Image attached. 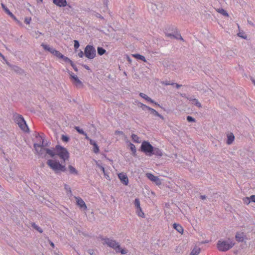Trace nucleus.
<instances>
[{
  "label": "nucleus",
  "mask_w": 255,
  "mask_h": 255,
  "mask_svg": "<svg viewBox=\"0 0 255 255\" xmlns=\"http://www.w3.org/2000/svg\"><path fill=\"white\" fill-rule=\"evenodd\" d=\"M46 154L53 158L48 159L46 164L55 174H59L67 171L65 162L69 160L70 153L66 148L57 144L55 147L46 149Z\"/></svg>",
  "instance_id": "f257e3e1"
},
{
  "label": "nucleus",
  "mask_w": 255,
  "mask_h": 255,
  "mask_svg": "<svg viewBox=\"0 0 255 255\" xmlns=\"http://www.w3.org/2000/svg\"><path fill=\"white\" fill-rule=\"evenodd\" d=\"M139 150L148 156L155 155L157 157H160L163 155L161 150L152 145L148 140H143L141 142Z\"/></svg>",
  "instance_id": "f03ea898"
},
{
  "label": "nucleus",
  "mask_w": 255,
  "mask_h": 255,
  "mask_svg": "<svg viewBox=\"0 0 255 255\" xmlns=\"http://www.w3.org/2000/svg\"><path fill=\"white\" fill-rule=\"evenodd\" d=\"M14 122L18 125L19 128L25 132H29V128L23 117L19 114H15L13 115Z\"/></svg>",
  "instance_id": "7ed1b4c3"
},
{
  "label": "nucleus",
  "mask_w": 255,
  "mask_h": 255,
  "mask_svg": "<svg viewBox=\"0 0 255 255\" xmlns=\"http://www.w3.org/2000/svg\"><path fill=\"white\" fill-rule=\"evenodd\" d=\"M235 242L232 241L230 239L228 240H219L217 244V247L219 251L221 252H226L235 245Z\"/></svg>",
  "instance_id": "20e7f679"
},
{
  "label": "nucleus",
  "mask_w": 255,
  "mask_h": 255,
  "mask_svg": "<svg viewBox=\"0 0 255 255\" xmlns=\"http://www.w3.org/2000/svg\"><path fill=\"white\" fill-rule=\"evenodd\" d=\"M85 56L89 59H94L96 55V51L93 45L88 44L85 48Z\"/></svg>",
  "instance_id": "39448f33"
},
{
  "label": "nucleus",
  "mask_w": 255,
  "mask_h": 255,
  "mask_svg": "<svg viewBox=\"0 0 255 255\" xmlns=\"http://www.w3.org/2000/svg\"><path fill=\"white\" fill-rule=\"evenodd\" d=\"M68 73L70 75V79L73 85L78 88H83L84 85L83 83L79 80L77 75L70 71H68Z\"/></svg>",
  "instance_id": "423d86ee"
},
{
  "label": "nucleus",
  "mask_w": 255,
  "mask_h": 255,
  "mask_svg": "<svg viewBox=\"0 0 255 255\" xmlns=\"http://www.w3.org/2000/svg\"><path fill=\"white\" fill-rule=\"evenodd\" d=\"M151 9L157 15L162 14L164 10L163 5L162 3L157 2L156 3H151L150 5Z\"/></svg>",
  "instance_id": "0eeeda50"
},
{
  "label": "nucleus",
  "mask_w": 255,
  "mask_h": 255,
  "mask_svg": "<svg viewBox=\"0 0 255 255\" xmlns=\"http://www.w3.org/2000/svg\"><path fill=\"white\" fill-rule=\"evenodd\" d=\"M35 137L36 138H40V141L39 143H34L33 144L34 148H36V147H43L46 148L45 147L49 146V142H47L46 143H44V137L40 135L38 133L35 132Z\"/></svg>",
  "instance_id": "6e6552de"
},
{
  "label": "nucleus",
  "mask_w": 255,
  "mask_h": 255,
  "mask_svg": "<svg viewBox=\"0 0 255 255\" xmlns=\"http://www.w3.org/2000/svg\"><path fill=\"white\" fill-rule=\"evenodd\" d=\"M1 5L2 9L8 15H9L14 21H15L17 24L19 25L21 24V22L16 18L14 15L9 10V9L4 4L1 3Z\"/></svg>",
  "instance_id": "1a4fd4ad"
},
{
  "label": "nucleus",
  "mask_w": 255,
  "mask_h": 255,
  "mask_svg": "<svg viewBox=\"0 0 255 255\" xmlns=\"http://www.w3.org/2000/svg\"><path fill=\"white\" fill-rule=\"evenodd\" d=\"M6 65L12 70H13L16 74L20 75H23L25 74V72L23 69H21L17 65L11 64L7 61L5 62Z\"/></svg>",
  "instance_id": "9d476101"
},
{
  "label": "nucleus",
  "mask_w": 255,
  "mask_h": 255,
  "mask_svg": "<svg viewBox=\"0 0 255 255\" xmlns=\"http://www.w3.org/2000/svg\"><path fill=\"white\" fill-rule=\"evenodd\" d=\"M146 177L151 181L154 182L156 185L159 186L161 185V180L158 178V176L154 175L152 173H147Z\"/></svg>",
  "instance_id": "9b49d317"
},
{
  "label": "nucleus",
  "mask_w": 255,
  "mask_h": 255,
  "mask_svg": "<svg viewBox=\"0 0 255 255\" xmlns=\"http://www.w3.org/2000/svg\"><path fill=\"white\" fill-rule=\"evenodd\" d=\"M235 239L238 242H245L246 245V240H248L247 235L244 232H237L235 235Z\"/></svg>",
  "instance_id": "f8f14e48"
},
{
  "label": "nucleus",
  "mask_w": 255,
  "mask_h": 255,
  "mask_svg": "<svg viewBox=\"0 0 255 255\" xmlns=\"http://www.w3.org/2000/svg\"><path fill=\"white\" fill-rule=\"evenodd\" d=\"M119 179L120 180L121 183H122L125 185H128L129 181L128 178V177L126 173L124 172H121L118 174V175Z\"/></svg>",
  "instance_id": "ddd939ff"
},
{
  "label": "nucleus",
  "mask_w": 255,
  "mask_h": 255,
  "mask_svg": "<svg viewBox=\"0 0 255 255\" xmlns=\"http://www.w3.org/2000/svg\"><path fill=\"white\" fill-rule=\"evenodd\" d=\"M102 240L105 241V244L107 245L108 246L114 249L118 244V243L115 240H111L110 239L108 238H103Z\"/></svg>",
  "instance_id": "4468645a"
},
{
  "label": "nucleus",
  "mask_w": 255,
  "mask_h": 255,
  "mask_svg": "<svg viewBox=\"0 0 255 255\" xmlns=\"http://www.w3.org/2000/svg\"><path fill=\"white\" fill-rule=\"evenodd\" d=\"M77 205L81 209L86 210L87 206L83 200L80 197H75Z\"/></svg>",
  "instance_id": "2eb2a0df"
},
{
  "label": "nucleus",
  "mask_w": 255,
  "mask_h": 255,
  "mask_svg": "<svg viewBox=\"0 0 255 255\" xmlns=\"http://www.w3.org/2000/svg\"><path fill=\"white\" fill-rule=\"evenodd\" d=\"M53 3L59 7H65L67 5L66 0H52Z\"/></svg>",
  "instance_id": "dca6fc26"
},
{
  "label": "nucleus",
  "mask_w": 255,
  "mask_h": 255,
  "mask_svg": "<svg viewBox=\"0 0 255 255\" xmlns=\"http://www.w3.org/2000/svg\"><path fill=\"white\" fill-rule=\"evenodd\" d=\"M65 7H66L63 9L64 13H68L70 15H73L75 13V12L74 11V8L69 3H67V5H66Z\"/></svg>",
  "instance_id": "f3484780"
},
{
  "label": "nucleus",
  "mask_w": 255,
  "mask_h": 255,
  "mask_svg": "<svg viewBox=\"0 0 255 255\" xmlns=\"http://www.w3.org/2000/svg\"><path fill=\"white\" fill-rule=\"evenodd\" d=\"M127 142H128V146L131 151V155L135 157H137L136 149L135 146L128 140Z\"/></svg>",
  "instance_id": "a211bd4d"
},
{
  "label": "nucleus",
  "mask_w": 255,
  "mask_h": 255,
  "mask_svg": "<svg viewBox=\"0 0 255 255\" xmlns=\"http://www.w3.org/2000/svg\"><path fill=\"white\" fill-rule=\"evenodd\" d=\"M37 147H36V148H34V149L35 150V153L37 154L39 156H42L44 151L46 152V149H49V148L40 147V149L39 150ZM46 155L47 154L45 153L43 157L46 158Z\"/></svg>",
  "instance_id": "6ab92c4d"
},
{
  "label": "nucleus",
  "mask_w": 255,
  "mask_h": 255,
  "mask_svg": "<svg viewBox=\"0 0 255 255\" xmlns=\"http://www.w3.org/2000/svg\"><path fill=\"white\" fill-rule=\"evenodd\" d=\"M90 144L93 146V152L95 153H98L100 151V149L96 141L93 139H90Z\"/></svg>",
  "instance_id": "aec40b11"
},
{
  "label": "nucleus",
  "mask_w": 255,
  "mask_h": 255,
  "mask_svg": "<svg viewBox=\"0 0 255 255\" xmlns=\"http://www.w3.org/2000/svg\"><path fill=\"white\" fill-rule=\"evenodd\" d=\"M177 30V29L176 27L173 26V25H167L165 28V34L166 35L167 33H174Z\"/></svg>",
  "instance_id": "412c9836"
},
{
  "label": "nucleus",
  "mask_w": 255,
  "mask_h": 255,
  "mask_svg": "<svg viewBox=\"0 0 255 255\" xmlns=\"http://www.w3.org/2000/svg\"><path fill=\"white\" fill-rule=\"evenodd\" d=\"M150 112V114L154 116H157L160 118L162 120H164V118L161 115H160L158 112H157L155 110L150 107L148 108V110Z\"/></svg>",
  "instance_id": "4be33fe9"
},
{
  "label": "nucleus",
  "mask_w": 255,
  "mask_h": 255,
  "mask_svg": "<svg viewBox=\"0 0 255 255\" xmlns=\"http://www.w3.org/2000/svg\"><path fill=\"white\" fill-rule=\"evenodd\" d=\"M180 35H181L180 33H179L177 30L174 33L168 32L166 34V36L167 37H169L171 39H178L179 38V37Z\"/></svg>",
  "instance_id": "5701e85b"
},
{
  "label": "nucleus",
  "mask_w": 255,
  "mask_h": 255,
  "mask_svg": "<svg viewBox=\"0 0 255 255\" xmlns=\"http://www.w3.org/2000/svg\"><path fill=\"white\" fill-rule=\"evenodd\" d=\"M173 228L179 233L183 234L184 231L183 228L179 224L176 223H174L173 224Z\"/></svg>",
  "instance_id": "b1692460"
},
{
  "label": "nucleus",
  "mask_w": 255,
  "mask_h": 255,
  "mask_svg": "<svg viewBox=\"0 0 255 255\" xmlns=\"http://www.w3.org/2000/svg\"><path fill=\"white\" fill-rule=\"evenodd\" d=\"M132 56L133 57L135 58L136 59L138 60H141L144 62H146L145 57L144 56L141 55L138 53L133 54H132Z\"/></svg>",
  "instance_id": "393cba45"
},
{
  "label": "nucleus",
  "mask_w": 255,
  "mask_h": 255,
  "mask_svg": "<svg viewBox=\"0 0 255 255\" xmlns=\"http://www.w3.org/2000/svg\"><path fill=\"white\" fill-rule=\"evenodd\" d=\"M235 136L233 133H231L227 135V139L226 141V143L230 145L234 141Z\"/></svg>",
  "instance_id": "a878e982"
},
{
  "label": "nucleus",
  "mask_w": 255,
  "mask_h": 255,
  "mask_svg": "<svg viewBox=\"0 0 255 255\" xmlns=\"http://www.w3.org/2000/svg\"><path fill=\"white\" fill-rule=\"evenodd\" d=\"M41 46L45 51H47L51 54L53 53L54 50L55 49V48H54L53 47H50L49 46V45L45 44L44 43H42L41 44Z\"/></svg>",
  "instance_id": "bb28decb"
},
{
  "label": "nucleus",
  "mask_w": 255,
  "mask_h": 255,
  "mask_svg": "<svg viewBox=\"0 0 255 255\" xmlns=\"http://www.w3.org/2000/svg\"><path fill=\"white\" fill-rule=\"evenodd\" d=\"M244 201L248 204L251 202L255 203V195H252L249 197H246Z\"/></svg>",
  "instance_id": "cd10ccee"
},
{
  "label": "nucleus",
  "mask_w": 255,
  "mask_h": 255,
  "mask_svg": "<svg viewBox=\"0 0 255 255\" xmlns=\"http://www.w3.org/2000/svg\"><path fill=\"white\" fill-rule=\"evenodd\" d=\"M69 172L70 174L77 175L78 174V170L72 165H69L68 166Z\"/></svg>",
  "instance_id": "c85d7f7f"
},
{
  "label": "nucleus",
  "mask_w": 255,
  "mask_h": 255,
  "mask_svg": "<svg viewBox=\"0 0 255 255\" xmlns=\"http://www.w3.org/2000/svg\"><path fill=\"white\" fill-rule=\"evenodd\" d=\"M140 97L145 99L147 102H149L150 103H154V100H152L151 98H150L149 97L145 95V94L143 93H140L139 94Z\"/></svg>",
  "instance_id": "c756f323"
},
{
  "label": "nucleus",
  "mask_w": 255,
  "mask_h": 255,
  "mask_svg": "<svg viewBox=\"0 0 255 255\" xmlns=\"http://www.w3.org/2000/svg\"><path fill=\"white\" fill-rule=\"evenodd\" d=\"M131 138L133 142L135 143H139L141 142V140L140 139L139 137H138L136 134L132 133L131 135Z\"/></svg>",
  "instance_id": "7c9ffc66"
},
{
  "label": "nucleus",
  "mask_w": 255,
  "mask_h": 255,
  "mask_svg": "<svg viewBox=\"0 0 255 255\" xmlns=\"http://www.w3.org/2000/svg\"><path fill=\"white\" fill-rule=\"evenodd\" d=\"M136 213L139 217H140L142 218H145L144 213L142 211L141 207H140L139 208H136Z\"/></svg>",
  "instance_id": "2f4dec72"
},
{
  "label": "nucleus",
  "mask_w": 255,
  "mask_h": 255,
  "mask_svg": "<svg viewBox=\"0 0 255 255\" xmlns=\"http://www.w3.org/2000/svg\"><path fill=\"white\" fill-rule=\"evenodd\" d=\"M201 252V249L197 246H195L193 250L190 253L191 255H198Z\"/></svg>",
  "instance_id": "473e14b6"
},
{
  "label": "nucleus",
  "mask_w": 255,
  "mask_h": 255,
  "mask_svg": "<svg viewBox=\"0 0 255 255\" xmlns=\"http://www.w3.org/2000/svg\"><path fill=\"white\" fill-rule=\"evenodd\" d=\"M97 53L99 55L102 56L106 53V50L102 47L99 46L97 47Z\"/></svg>",
  "instance_id": "72a5a7b5"
},
{
  "label": "nucleus",
  "mask_w": 255,
  "mask_h": 255,
  "mask_svg": "<svg viewBox=\"0 0 255 255\" xmlns=\"http://www.w3.org/2000/svg\"><path fill=\"white\" fill-rule=\"evenodd\" d=\"M31 227L40 233H42L43 232V230L35 223H32L31 224Z\"/></svg>",
  "instance_id": "f704fd0d"
},
{
  "label": "nucleus",
  "mask_w": 255,
  "mask_h": 255,
  "mask_svg": "<svg viewBox=\"0 0 255 255\" xmlns=\"http://www.w3.org/2000/svg\"><path fill=\"white\" fill-rule=\"evenodd\" d=\"M60 59L63 60L65 63H69L71 64L72 63V61L70 60L68 57L64 56V55H62L61 57L60 58Z\"/></svg>",
  "instance_id": "c9c22d12"
},
{
  "label": "nucleus",
  "mask_w": 255,
  "mask_h": 255,
  "mask_svg": "<svg viewBox=\"0 0 255 255\" xmlns=\"http://www.w3.org/2000/svg\"><path fill=\"white\" fill-rule=\"evenodd\" d=\"M75 129L79 134L86 135V132L82 129L81 128L79 127L76 126L75 127Z\"/></svg>",
  "instance_id": "e433bc0d"
},
{
  "label": "nucleus",
  "mask_w": 255,
  "mask_h": 255,
  "mask_svg": "<svg viewBox=\"0 0 255 255\" xmlns=\"http://www.w3.org/2000/svg\"><path fill=\"white\" fill-rule=\"evenodd\" d=\"M218 12L225 16L228 17L229 16L228 12L223 8H219Z\"/></svg>",
  "instance_id": "4c0bfd02"
},
{
  "label": "nucleus",
  "mask_w": 255,
  "mask_h": 255,
  "mask_svg": "<svg viewBox=\"0 0 255 255\" xmlns=\"http://www.w3.org/2000/svg\"><path fill=\"white\" fill-rule=\"evenodd\" d=\"M101 32H102L103 33L105 34L106 35L109 36V37H112L113 39L115 38L117 34L116 33H113L111 32V33H109L107 32H105L104 30H100Z\"/></svg>",
  "instance_id": "58836bf2"
},
{
  "label": "nucleus",
  "mask_w": 255,
  "mask_h": 255,
  "mask_svg": "<svg viewBox=\"0 0 255 255\" xmlns=\"http://www.w3.org/2000/svg\"><path fill=\"white\" fill-rule=\"evenodd\" d=\"M61 139L64 142H68L70 140L69 136L65 134H62Z\"/></svg>",
  "instance_id": "ea45409f"
},
{
  "label": "nucleus",
  "mask_w": 255,
  "mask_h": 255,
  "mask_svg": "<svg viewBox=\"0 0 255 255\" xmlns=\"http://www.w3.org/2000/svg\"><path fill=\"white\" fill-rule=\"evenodd\" d=\"M190 101H192V104H194L195 106L199 108L201 107V104L197 99H193L192 100H190Z\"/></svg>",
  "instance_id": "a19ab883"
},
{
  "label": "nucleus",
  "mask_w": 255,
  "mask_h": 255,
  "mask_svg": "<svg viewBox=\"0 0 255 255\" xmlns=\"http://www.w3.org/2000/svg\"><path fill=\"white\" fill-rule=\"evenodd\" d=\"M53 55L56 56L57 58L60 59L62 54L59 51H57L55 49L54 50L53 53H52Z\"/></svg>",
  "instance_id": "79ce46f5"
},
{
  "label": "nucleus",
  "mask_w": 255,
  "mask_h": 255,
  "mask_svg": "<svg viewBox=\"0 0 255 255\" xmlns=\"http://www.w3.org/2000/svg\"><path fill=\"white\" fill-rule=\"evenodd\" d=\"M137 106H138V107L141 108L144 111L148 110V108L149 107L143 104V103H142L141 102H138V103L137 104Z\"/></svg>",
  "instance_id": "37998d69"
},
{
  "label": "nucleus",
  "mask_w": 255,
  "mask_h": 255,
  "mask_svg": "<svg viewBox=\"0 0 255 255\" xmlns=\"http://www.w3.org/2000/svg\"><path fill=\"white\" fill-rule=\"evenodd\" d=\"M186 120L189 123H194L196 122L195 119L191 116H187Z\"/></svg>",
  "instance_id": "c03bdc74"
},
{
  "label": "nucleus",
  "mask_w": 255,
  "mask_h": 255,
  "mask_svg": "<svg viewBox=\"0 0 255 255\" xmlns=\"http://www.w3.org/2000/svg\"><path fill=\"white\" fill-rule=\"evenodd\" d=\"M134 204L135 209L137 208H139L140 207V201L138 198H137L135 199V200L134 201Z\"/></svg>",
  "instance_id": "a18cd8bd"
},
{
  "label": "nucleus",
  "mask_w": 255,
  "mask_h": 255,
  "mask_svg": "<svg viewBox=\"0 0 255 255\" xmlns=\"http://www.w3.org/2000/svg\"><path fill=\"white\" fill-rule=\"evenodd\" d=\"M238 36L244 39H247V36L244 32H240L238 33Z\"/></svg>",
  "instance_id": "49530a36"
},
{
  "label": "nucleus",
  "mask_w": 255,
  "mask_h": 255,
  "mask_svg": "<svg viewBox=\"0 0 255 255\" xmlns=\"http://www.w3.org/2000/svg\"><path fill=\"white\" fill-rule=\"evenodd\" d=\"M80 46V43L78 40H74V48L75 50H77V49Z\"/></svg>",
  "instance_id": "de8ad7c7"
},
{
  "label": "nucleus",
  "mask_w": 255,
  "mask_h": 255,
  "mask_svg": "<svg viewBox=\"0 0 255 255\" xmlns=\"http://www.w3.org/2000/svg\"><path fill=\"white\" fill-rule=\"evenodd\" d=\"M64 189L67 191V192H69L70 193H72L70 187L66 184H64Z\"/></svg>",
  "instance_id": "09e8293b"
},
{
  "label": "nucleus",
  "mask_w": 255,
  "mask_h": 255,
  "mask_svg": "<svg viewBox=\"0 0 255 255\" xmlns=\"http://www.w3.org/2000/svg\"><path fill=\"white\" fill-rule=\"evenodd\" d=\"M31 20V18L30 17H26L24 19V22L27 24H29L30 23V21Z\"/></svg>",
  "instance_id": "8fccbe9b"
},
{
  "label": "nucleus",
  "mask_w": 255,
  "mask_h": 255,
  "mask_svg": "<svg viewBox=\"0 0 255 255\" xmlns=\"http://www.w3.org/2000/svg\"><path fill=\"white\" fill-rule=\"evenodd\" d=\"M121 247L120 245V244L118 243V244L116 246V247L115 248L114 250L116 252V253H120V251L121 250Z\"/></svg>",
  "instance_id": "3c124183"
},
{
  "label": "nucleus",
  "mask_w": 255,
  "mask_h": 255,
  "mask_svg": "<svg viewBox=\"0 0 255 255\" xmlns=\"http://www.w3.org/2000/svg\"><path fill=\"white\" fill-rule=\"evenodd\" d=\"M115 31V30L114 29V28L113 27H112V26H110V28L107 29L106 31L105 32L109 33H111V32Z\"/></svg>",
  "instance_id": "603ef678"
},
{
  "label": "nucleus",
  "mask_w": 255,
  "mask_h": 255,
  "mask_svg": "<svg viewBox=\"0 0 255 255\" xmlns=\"http://www.w3.org/2000/svg\"><path fill=\"white\" fill-rule=\"evenodd\" d=\"M115 134L116 135H125V133H124V132L122 131H120V130H116L115 132Z\"/></svg>",
  "instance_id": "864d4df0"
},
{
  "label": "nucleus",
  "mask_w": 255,
  "mask_h": 255,
  "mask_svg": "<svg viewBox=\"0 0 255 255\" xmlns=\"http://www.w3.org/2000/svg\"><path fill=\"white\" fill-rule=\"evenodd\" d=\"M75 72H78V69L73 62L70 64Z\"/></svg>",
  "instance_id": "5fc2aeb1"
},
{
  "label": "nucleus",
  "mask_w": 255,
  "mask_h": 255,
  "mask_svg": "<svg viewBox=\"0 0 255 255\" xmlns=\"http://www.w3.org/2000/svg\"><path fill=\"white\" fill-rule=\"evenodd\" d=\"M128 253V250L126 249H122L121 248V250L120 251V253H121L122 255L126 254Z\"/></svg>",
  "instance_id": "6e6d98bb"
},
{
  "label": "nucleus",
  "mask_w": 255,
  "mask_h": 255,
  "mask_svg": "<svg viewBox=\"0 0 255 255\" xmlns=\"http://www.w3.org/2000/svg\"><path fill=\"white\" fill-rule=\"evenodd\" d=\"M78 55L79 56V57L82 58L84 56V55H85V52H83L81 50H80Z\"/></svg>",
  "instance_id": "4d7b16f0"
},
{
  "label": "nucleus",
  "mask_w": 255,
  "mask_h": 255,
  "mask_svg": "<svg viewBox=\"0 0 255 255\" xmlns=\"http://www.w3.org/2000/svg\"><path fill=\"white\" fill-rule=\"evenodd\" d=\"M126 58H127V61L128 62V63L129 64H131V62H132V60L130 58V57L128 55H126Z\"/></svg>",
  "instance_id": "13d9d810"
},
{
  "label": "nucleus",
  "mask_w": 255,
  "mask_h": 255,
  "mask_svg": "<svg viewBox=\"0 0 255 255\" xmlns=\"http://www.w3.org/2000/svg\"><path fill=\"white\" fill-rule=\"evenodd\" d=\"M82 66L84 68H85L86 70H90V71H91L90 68L88 65H86V64H82Z\"/></svg>",
  "instance_id": "bf43d9fd"
},
{
  "label": "nucleus",
  "mask_w": 255,
  "mask_h": 255,
  "mask_svg": "<svg viewBox=\"0 0 255 255\" xmlns=\"http://www.w3.org/2000/svg\"><path fill=\"white\" fill-rule=\"evenodd\" d=\"M96 16L97 17L99 18H100L101 19H104V17L101 14H100L99 13H97L96 14Z\"/></svg>",
  "instance_id": "052dcab7"
},
{
  "label": "nucleus",
  "mask_w": 255,
  "mask_h": 255,
  "mask_svg": "<svg viewBox=\"0 0 255 255\" xmlns=\"http://www.w3.org/2000/svg\"><path fill=\"white\" fill-rule=\"evenodd\" d=\"M100 169H101V170L103 171V173H104V175H106V172L105 171V169L104 168V167H103V166L101 167Z\"/></svg>",
  "instance_id": "680f3d73"
},
{
  "label": "nucleus",
  "mask_w": 255,
  "mask_h": 255,
  "mask_svg": "<svg viewBox=\"0 0 255 255\" xmlns=\"http://www.w3.org/2000/svg\"><path fill=\"white\" fill-rule=\"evenodd\" d=\"M0 57H1L2 59L5 61V62L7 61V60L6 59L5 57L0 52Z\"/></svg>",
  "instance_id": "e2e57ef3"
},
{
  "label": "nucleus",
  "mask_w": 255,
  "mask_h": 255,
  "mask_svg": "<svg viewBox=\"0 0 255 255\" xmlns=\"http://www.w3.org/2000/svg\"><path fill=\"white\" fill-rule=\"evenodd\" d=\"M175 87L177 89H179L180 88H181L182 86V85H180L177 83H175Z\"/></svg>",
  "instance_id": "0e129e2a"
},
{
  "label": "nucleus",
  "mask_w": 255,
  "mask_h": 255,
  "mask_svg": "<svg viewBox=\"0 0 255 255\" xmlns=\"http://www.w3.org/2000/svg\"><path fill=\"white\" fill-rule=\"evenodd\" d=\"M200 197L202 200H205L207 198V196L205 195H202Z\"/></svg>",
  "instance_id": "69168bd1"
},
{
  "label": "nucleus",
  "mask_w": 255,
  "mask_h": 255,
  "mask_svg": "<svg viewBox=\"0 0 255 255\" xmlns=\"http://www.w3.org/2000/svg\"><path fill=\"white\" fill-rule=\"evenodd\" d=\"M152 103V104H154V105H156V106H158V107H160V108H162L161 107V106H160V105H159L157 102H155V101H154V103Z\"/></svg>",
  "instance_id": "338daca9"
},
{
  "label": "nucleus",
  "mask_w": 255,
  "mask_h": 255,
  "mask_svg": "<svg viewBox=\"0 0 255 255\" xmlns=\"http://www.w3.org/2000/svg\"><path fill=\"white\" fill-rule=\"evenodd\" d=\"M250 79L252 81V83L254 84V85L255 86V79L252 77H251Z\"/></svg>",
  "instance_id": "774afa93"
}]
</instances>
